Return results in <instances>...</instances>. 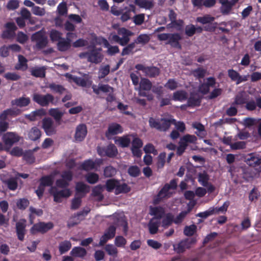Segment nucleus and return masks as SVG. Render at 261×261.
I'll return each mask as SVG.
<instances>
[{
  "instance_id": "20",
  "label": "nucleus",
  "mask_w": 261,
  "mask_h": 261,
  "mask_svg": "<svg viewBox=\"0 0 261 261\" xmlns=\"http://www.w3.org/2000/svg\"><path fill=\"white\" fill-rule=\"evenodd\" d=\"M239 2V0H229V2L221 5L220 10L224 15H227L231 13L233 6Z\"/></svg>"
},
{
  "instance_id": "22",
  "label": "nucleus",
  "mask_w": 261,
  "mask_h": 261,
  "mask_svg": "<svg viewBox=\"0 0 261 261\" xmlns=\"http://www.w3.org/2000/svg\"><path fill=\"white\" fill-rule=\"evenodd\" d=\"M31 99L28 97L22 96L18 98H16L11 101V103L12 106H16L18 107H25L30 103Z\"/></svg>"
},
{
  "instance_id": "24",
  "label": "nucleus",
  "mask_w": 261,
  "mask_h": 261,
  "mask_svg": "<svg viewBox=\"0 0 261 261\" xmlns=\"http://www.w3.org/2000/svg\"><path fill=\"white\" fill-rule=\"evenodd\" d=\"M71 42V40H69L66 38H62L57 43L58 49L60 51H67L70 48Z\"/></svg>"
},
{
  "instance_id": "34",
  "label": "nucleus",
  "mask_w": 261,
  "mask_h": 261,
  "mask_svg": "<svg viewBox=\"0 0 261 261\" xmlns=\"http://www.w3.org/2000/svg\"><path fill=\"white\" fill-rule=\"evenodd\" d=\"M87 254L86 250L81 247H75L72 248L70 254L74 257H83Z\"/></svg>"
},
{
  "instance_id": "8",
  "label": "nucleus",
  "mask_w": 261,
  "mask_h": 261,
  "mask_svg": "<svg viewBox=\"0 0 261 261\" xmlns=\"http://www.w3.org/2000/svg\"><path fill=\"white\" fill-rule=\"evenodd\" d=\"M96 41L98 44H102L103 47L107 48V54L110 56H113L119 53V48L117 45H111L109 41L104 37H99L96 38Z\"/></svg>"
},
{
  "instance_id": "14",
  "label": "nucleus",
  "mask_w": 261,
  "mask_h": 261,
  "mask_svg": "<svg viewBox=\"0 0 261 261\" xmlns=\"http://www.w3.org/2000/svg\"><path fill=\"white\" fill-rule=\"evenodd\" d=\"M195 243L193 239H186L176 244L173 245L174 250L177 253L183 252L186 249L189 248L191 244Z\"/></svg>"
},
{
  "instance_id": "35",
  "label": "nucleus",
  "mask_w": 261,
  "mask_h": 261,
  "mask_svg": "<svg viewBox=\"0 0 261 261\" xmlns=\"http://www.w3.org/2000/svg\"><path fill=\"white\" fill-rule=\"evenodd\" d=\"M130 190V187L128 186L126 184H121L119 181H118V184L117 185L116 190L115 191V193L116 195L119 194L120 193H126L129 192Z\"/></svg>"
},
{
  "instance_id": "62",
  "label": "nucleus",
  "mask_w": 261,
  "mask_h": 261,
  "mask_svg": "<svg viewBox=\"0 0 261 261\" xmlns=\"http://www.w3.org/2000/svg\"><path fill=\"white\" fill-rule=\"evenodd\" d=\"M165 87L170 90H174L178 87V83L175 79H170L165 84Z\"/></svg>"
},
{
  "instance_id": "33",
  "label": "nucleus",
  "mask_w": 261,
  "mask_h": 261,
  "mask_svg": "<svg viewBox=\"0 0 261 261\" xmlns=\"http://www.w3.org/2000/svg\"><path fill=\"white\" fill-rule=\"evenodd\" d=\"M123 128L121 126L116 123H113L109 125L108 133L112 135H117L122 133Z\"/></svg>"
},
{
  "instance_id": "48",
  "label": "nucleus",
  "mask_w": 261,
  "mask_h": 261,
  "mask_svg": "<svg viewBox=\"0 0 261 261\" xmlns=\"http://www.w3.org/2000/svg\"><path fill=\"white\" fill-rule=\"evenodd\" d=\"M31 74L35 77H43L45 75V72L43 67H37L32 69Z\"/></svg>"
},
{
  "instance_id": "15",
  "label": "nucleus",
  "mask_w": 261,
  "mask_h": 261,
  "mask_svg": "<svg viewBox=\"0 0 261 261\" xmlns=\"http://www.w3.org/2000/svg\"><path fill=\"white\" fill-rule=\"evenodd\" d=\"M27 221L24 219H20L16 223V231L18 239L20 241L24 240L25 233V227Z\"/></svg>"
},
{
  "instance_id": "30",
  "label": "nucleus",
  "mask_w": 261,
  "mask_h": 261,
  "mask_svg": "<svg viewBox=\"0 0 261 261\" xmlns=\"http://www.w3.org/2000/svg\"><path fill=\"white\" fill-rule=\"evenodd\" d=\"M150 214L151 216H153V218L159 219L161 220V218L165 214L164 208L161 206H156L150 208Z\"/></svg>"
},
{
  "instance_id": "51",
  "label": "nucleus",
  "mask_w": 261,
  "mask_h": 261,
  "mask_svg": "<svg viewBox=\"0 0 261 261\" xmlns=\"http://www.w3.org/2000/svg\"><path fill=\"white\" fill-rule=\"evenodd\" d=\"M87 182L90 184H94L98 180L99 176L95 173H89L85 176Z\"/></svg>"
},
{
  "instance_id": "44",
  "label": "nucleus",
  "mask_w": 261,
  "mask_h": 261,
  "mask_svg": "<svg viewBox=\"0 0 261 261\" xmlns=\"http://www.w3.org/2000/svg\"><path fill=\"white\" fill-rule=\"evenodd\" d=\"M48 88L53 92L62 94L63 93L65 89L61 85L56 84L55 83H51L49 84Z\"/></svg>"
},
{
  "instance_id": "49",
  "label": "nucleus",
  "mask_w": 261,
  "mask_h": 261,
  "mask_svg": "<svg viewBox=\"0 0 261 261\" xmlns=\"http://www.w3.org/2000/svg\"><path fill=\"white\" fill-rule=\"evenodd\" d=\"M197 140V138L194 135H186L180 139V141L184 144H187L188 143H195Z\"/></svg>"
},
{
  "instance_id": "26",
  "label": "nucleus",
  "mask_w": 261,
  "mask_h": 261,
  "mask_svg": "<svg viewBox=\"0 0 261 261\" xmlns=\"http://www.w3.org/2000/svg\"><path fill=\"white\" fill-rule=\"evenodd\" d=\"M75 189L76 195H80L81 197L84 196L85 194L90 191V187L82 182H77L76 184Z\"/></svg>"
},
{
  "instance_id": "23",
  "label": "nucleus",
  "mask_w": 261,
  "mask_h": 261,
  "mask_svg": "<svg viewBox=\"0 0 261 261\" xmlns=\"http://www.w3.org/2000/svg\"><path fill=\"white\" fill-rule=\"evenodd\" d=\"M161 224V220L159 219L152 218L148 224L149 233L151 234L156 233L159 230V227Z\"/></svg>"
},
{
  "instance_id": "5",
  "label": "nucleus",
  "mask_w": 261,
  "mask_h": 261,
  "mask_svg": "<svg viewBox=\"0 0 261 261\" xmlns=\"http://www.w3.org/2000/svg\"><path fill=\"white\" fill-rule=\"evenodd\" d=\"M245 162L258 172H261V155L256 153H251L245 157Z\"/></svg>"
},
{
  "instance_id": "41",
  "label": "nucleus",
  "mask_w": 261,
  "mask_h": 261,
  "mask_svg": "<svg viewBox=\"0 0 261 261\" xmlns=\"http://www.w3.org/2000/svg\"><path fill=\"white\" fill-rule=\"evenodd\" d=\"M150 40L149 36L145 34H142L138 36V37L135 39V42L136 44H141L144 45L147 44Z\"/></svg>"
},
{
  "instance_id": "4",
  "label": "nucleus",
  "mask_w": 261,
  "mask_h": 261,
  "mask_svg": "<svg viewBox=\"0 0 261 261\" xmlns=\"http://www.w3.org/2000/svg\"><path fill=\"white\" fill-rule=\"evenodd\" d=\"M32 41L36 43L35 48L38 49H41L46 46L48 44L47 37L42 31H38L31 37Z\"/></svg>"
},
{
  "instance_id": "27",
  "label": "nucleus",
  "mask_w": 261,
  "mask_h": 261,
  "mask_svg": "<svg viewBox=\"0 0 261 261\" xmlns=\"http://www.w3.org/2000/svg\"><path fill=\"white\" fill-rule=\"evenodd\" d=\"M41 136V132L36 126L33 127L28 131V138L33 141L38 140Z\"/></svg>"
},
{
  "instance_id": "17",
  "label": "nucleus",
  "mask_w": 261,
  "mask_h": 261,
  "mask_svg": "<svg viewBox=\"0 0 261 261\" xmlns=\"http://www.w3.org/2000/svg\"><path fill=\"white\" fill-rule=\"evenodd\" d=\"M118 34L121 36V45L125 46L129 42L130 36L133 35V33L124 28H121L118 30Z\"/></svg>"
},
{
  "instance_id": "3",
  "label": "nucleus",
  "mask_w": 261,
  "mask_h": 261,
  "mask_svg": "<svg viewBox=\"0 0 261 261\" xmlns=\"http://www.w3.org/2000/svg\"><path fill=\"white\" fill-rule=\"evenodd\" d=\"M215 19L214 17L209 14H206L203 16L197 17L196 19V21L202 24H208L204 27V30L208 32H213L215 31L217 25V22L213 23Z\"/></svg>"
},
{
  "instance_id": "16",
  "label": "nucleus",
  "mask_w": 261,
  "mask_h": 261,
  "mask_svg": "<svg viewBox=\"0 0 261 261\" xmlns=\"http://www.w3.org/2000/svg\"><path fill=\"white\" fill-rule=\"evenodd\" d=\"M89 212L90 209L87 208H85L83 211L77 213L73 216V219L77 218V220L74 222L71 220L68 223V226L69 227H71L79 224L82 220L84 219Z\"/></svg>"
},
{
  "instance_id": "50",
  "label": "nucleus",
  "mask_w": 261,
  "mask_h": 261,
  "mask_svg": "<svg viewBox=\"0 0 261 261\" xmlns=\"http://www.w3.org/2000/svg\"><path fill=\"white\" fill-rule=\"evenodd\" d=\"M118 181L114 179H110L107 181L106 184V189L108 192H111L114 189L115 191L116 190V188H117V185L118 184Z\"/></svg>"
},
{
  "instance_id": "11",
  "label": "nucleus",
  "mask_w": 261,
  "mask_h": 261,
  "mask_svg": "<svg viewBox=\"0 0 261 261\" xmlns=\"http://www.w3.org/2000/svg\"><path fill=\"white\" fill-rule=\"evenodd\" d=\"M2 140L6 146L10 148L19 141L20 137L15 132H7L3 135Z\"/></svg>"
},
{
  "instance_id": "42",
  "label": "nucleus",
  "mask_w": 261,
  "mask_h": 261,
  "mask_svg": "<svg viewBox=\"0 0 261 261\" xmlns=\"http://www.w3.org/2000/svg\"><path fill=\"white\" fill-rule=\"evenodd\" d=\"M81 167L86 171L93 170L95 167V162L92 160H86L81 165Z\"/></svg>"
},
{
  "instance_id": "38",
  "label": "nucleus",
  "mask_w": 261,
  "mask_h": 261,
  "mask_svg": "<svg viewBox=\"0 0 261 261\" xmlns=\"http://www.w3.org/2000/svg\"><path fill=\"white\" fill-rule=\"evenodd\" d=\"M40 180V185L43 186L44 188L51 186L54 182V177L53 175L44 176L42 177Z\"/></svg>"
},
{
  "instance_id": "56",
  "label": "nucleus",
  "mask_w": 261,
  "mask_h": 261,
  "mask_svg": "<svg viewBox=\"0 0 261 261\" xmlns=\"http://www.w3.org/2000/svg\"><path fill=\"white\" fill-rule=\"evenodd\" d=\"M116 170L111 166L106 167L104 169V175L106 177H111L114 176L116 173Z\"/></svg>"
},
{
  "instance_id": "46",
  "label": "nucleus",
  "mask_w": 261,
  "mask_h": 261,
  "mask_svg": "<svg viewBox=\"0 0 261 261\" xmlns=\"http://www.w3.org/2000/svg\"><path fill=\"white\" fill-rule=\"evenodd\" d=\"M148 122L150 127L154 128L158 130H160L161 128V119H155L153 117H150L148 120Z\"/></svg>"
},
{
  "instance_id": "13",
  "label": "nucleus",
  "mask_w": 261,
  "mask_h": 261,
  "mask_svg": "<svg viewBox=\"0 0 261 261\" xmlns=\"http://www.w3.org/2000/svg\"><path fill=\"white\" fill-rule=\"evenodd\" d=\"M54 227L52 222L47 223L39 222L34 224L31 228L30 231L33 234L37 232L45 233Z\"/></svg>"
},
{
  "instance_id": "39",
  "label": "nucleus",
  "mask_w": 261,
  "mask_h": 261,
  "mask_svg": "<svg viewBox=\"0 0 261 261\" xmlns=\"http://www.w3.org/2000/svg\"><path fill=\"white\" fill-rule=\"evenodd\" d=\"M206 72V69L199 67L193 70L192 73L195 77L197 79L200 80L205 76Z\"/></svg>"
},
{
  "instance_id": "63",
  "label": "nucleus",
  "mask_w": 261,
  "mask_h": 261,
  "mask_svg": "<svg viewBox=\"0 0 261 261\" xmlns=\"http://www.w3.org/2000/svg\"><path fill=\"white\" fill-rule=\"evenodd\" d=\"M243 123L246 127H251L254 125H257L258 121L255 119L248 117L243 119Z\"/></svg>"
},
{
  "instance_id": "54",
  "label": "nucleus",
  "mask_w": 261,
  "mask_h": 261,
  "mask_svg": "<svg viewBox=\"0 0 261 261\" xmlns=\"http://www.w3.org/2000/svg\"><path fill=\"white\" fill-rule=\"evenodd\" d=\"M110 67L109 65L101 66L99 69L98 77L99 79L104 78L110 73Z\"/></svg>"
},
{
  "instance_id": "25",
  "label": "nucleus",
  "mask_w": 261,
  "mask_h": 261,
  "mask_svg": "<svg viewBox=\"0 0 261 261\" xmlns=\"http://www.w3.org/2000/svg\"><path fill=\"white\" fill-rule=\"evenodd\" d=\"M161 121L160 131L166 132L169 128L173 122H175V119L171 117L162 118H161Z\"/></svg>"
},
{
  "instance_id": "28",
  "label": "nucleus",
  "mask_w": 261,
  "mask_h": 261,
  "mask_svg": "<svg viewBox=\"0 0 261 261\" xmlns=\"http://www.w3.org/2000/svg\"><path fill=\"white\" fill-rule=\"evenodd\" d=\"M72 80L74 83H75L77 85L81 86L82 87H85L87 86H89L92 84V81L88 77H80L76 76H73L72 77Z\"/></svg>"
},
{
  "instance_id": "55",
  "label": "nucleus",
  "mask_w": 261,
  "mask_h": 261,
  "mask_svg": "<svg viewBox=\"0 0 261 261\" xmlns=\"http://www.w3.org/2000/svg\"><path fill=\"white\" fill-rule=\"evenodd\" d=\"M23 159L29 163H32L35 161V157L33 152L31 150H27L23 154Z\"/></svg>"
},
{
  "instance_id": "19",
  "label": "nucleus",
  "mask_w": 261,
  "mask_h": 261,
  "mask_svg": "<svg viewBox=\"0 0 261 261\" xmlns=\"http://www.w3.org/2000/svg\"><path fill=\"white\" fill-rule=\"evenodd\" d=\"M87 133V127L86 125L81 124L79 125L76 128L74 138L76 141L81 142L85 138Z\"/></svg>"
},
{
  "instance_id": "12",
  "label": "nucleus",
  "mask_w": 261,
  "mask_h": 261,
  "mask_svg": "<svg viewBox=\"0 0 261 261\" xmlns=\"http://www.w3.org/2000/svg\"><path fill=\"white\" fill-rule=\"evenodd\" d=\"M42 128L47 136H50L56 133V126L50 118H44L42 120Z\"/></svg>"
},
{
  "instance_id": "18",
  "label": "nucleus",
  "mask_w": 261,
  "mask_h": 261,
  "mask_svg": "<svg viewBox=\"0 0 261 261\" xmlns=\"http://www.w3.org/2000/svg\"><path fill=\"white\" fill-rule=\"evenodd\" d=\"M7 30L3 32L2 37L3 38L9 39L13 37L17 29V27L14 22H8L5 24Z\"/></svg>"
},
{
  "instance_id": "21",
  "label": "nucleus",
  "mask_w": 261,
  "mask_h": 261,
  "mask_svg": "<svg viewBox=\"0 0 261 261\" xmlns=\"http://www.w3.org/2000/svg\"><path fill=\"white\" fill-rule=\"evenodd\" d=\"M181 39L180 35L178 33L170 34V37L168 41V44H170L171 46L178 49L181 47L179 41Z\"/></svg>"
},
{
  "instance_id": "1",
  "label": "nucleus",
  "mask_w": 261,
  "mask_h": 261,
  "mask_svg": "<svg viewBox=\"0 0 261 261\" xmlns=\"http://www.w3.org/2000/svg\"><path fill=\"white\" fill-rule=\"evenodd\" d=\"M101 51V48L94 47L90 51L80 53L79 56L81 59H87L88 62L97 64L103 59Z\"/></svg>"
},
{
  "instance_id": "47",
  "label": "nucleus",
  "mask_w": 261,
  "mask_h": 261,
  "mask_svg": "<svg viewBox=\"0 0 261 261\" xmlns=\"http://www.w3.org/2000/svg\"><path fill=\"white\" fill-rule=\"evenodd\" d=\"M62 34L56 30H51L49 33V37L53 42L59 41L62 38Z\"/></svg>"
},
{
  "instance_id": "36",
  "label": "nucleus",
  "mask_w": 261,
  "mask_h": 261,
  "mask_svg": "<svg viewBox=\"0 0 261 261\" xmlns=\"http://www.w3.org/2000/svg\"><path fill=\"white\" fill-rule=\"evenodd\" d=\"M71 247V243L69 241L65 240L59 243V250L61 254L65 253Z\"/></svg>"
},
{
  "instance_id": "6",
  "label": "nucleus",
  "mask_w": 261,
  "mask_h": 261,
  "mask_svg": "<svg viewBox=\"0 0 261 261\" xmlns=\"http://www.w3.org/2000/svg\"><path fill=\"white\" fill-rule=\"evenodd\" d=\"M34 102L41 107H47L50 103H54V97L50 94L42 95L39 93H34L32 96Z\"/></svg>"
},
{
  "instance_id": "29",
  "label": "nucleus",
  "mask_w": 261,
  "mask_h": 261,
  "mask_svg": "<svg viewBox=\"0 0 261 261\" xmlns=\"http://www.w3.org/2000/svg\"><path fill=\"white\" fill-rule=\"evenodd\" d=\"M201 97L197 93H191L188 99V105L190 107L198 106L200 105Z\"/></svg>"
},
{
  "instance_id": "7",
  "label": "nucleus",
  "mask_w": 261,
  "mask_h": 261,
  "mask_svg": "<svg viewBox=\"0 0 261 261\" xmlns=\"http://www.w3.org/2000/svg\"><path fill=\"white\" fill-rule=\"evenodd\" d=\"M135 68L138 70L142 71L145 76L149 77H156L160 72L159 68L156 67L145 66L141 64L136 65Z\"/></svg>"
},
{
  "instance_id": "60",
  "label": "nucleus",
  "mask_w": 261,
  "mask_h": 261,
  "mask_svg": "<svg viewBox=\"0 0 261 261\" xmlns=\"http://www.w3.org/2000/svg\"><path fill=\"white\" fill-rule=\"evenodd\" d=\"M57 11L59 15L63 16L67 13V8L65 2H62L57 7Z\"/></svg>"
},
{
  "instance_id": "9",
  "label": "nucleus",
  "mask_w": 261,
  "mask_h": 261,
  "mask_svg": "<svg viewBox=\"0 0 261 261\" xmlns=\"http://www.w3.org/2000/svg\"><path fill=\"white\" fill-rule=\"evenodd\" d=\"M50 193L53 195L54 201L57 202H61L62 198H67L71 195V192L68 189H64L59 191L54 187L51 188Z\"/></svg>"
},
{
  "instance_id": "2",
  "label": "nucleus",
  "mask_w": 261,
  "mask_h": 261,
  "mask_svg": "<svg viewBox=\"0 0 261 261\" xmlns=\"http://www.w3.org/2000/svg\"><path fill=\"white\" fill-rule=\"evenodd\" d=\"M177 187V182L175 179H172L169 184H166L160 191L156 197L154 199V202L158 203L162 199L169 197L171 195L170 190H174Z\"/></svg>"
},
{
  "instance_id": "52",
  "label": "nucleus",
  "mask_w": 261,
  "mask_h": 261,
  "mask_svg": "<svg viewBox=\"0 0 261 261\" xmlns=\"http://www.w3.org/2000/svg\"><path fill=\"white\" fill-rule=\"evenodd\" d=\"M8 188L12 190H15L18 187L17 181L16 178H10L5 181Z\"/></svg>"
},
{
  "instance_id": "43",
  "label": "nucleus",
  "mask_w": 261,
  "mask_h": 261,
  "mask_svg": "<svg viewBox=\"0 0 261 261\" xmlns=\"http://www.w3.org/2000/svg\"><path fill=\"white\" fill-rule=\"evenodd\" d=\"M152 87V83L147 79H143L140 83L139 89L144 91H149Z\"/></svg>"
},
{
  "instance_id": "31",
  "label": "nucleus",
  "mask_w": 261,
  "mask_h": 261,
  "mask_svg": "<svg viewBox=\"0 0 261 261\" xmlns=\"http://www.w3.org/2000/svg\"><path fill=\"white\" fill-rule=\"evenodd\" d=\"M188 98V93L184 90H178L173 94L172 99L174 101H183Z\"/></svg>"
},
{
  "instance_id": "64",
  "label": "nucleus",
  "mask_w": 261,
  "mask_h": 261,
  "mask_svg": "<svg viewBox=\"0 0 261 261\" xmlns=\"http://www.w3.org/2000/svg\"><path fill=\"white\" fill-rule=\"evenodd\" d=\"M116 227L114 225L110 226L105 231L104 234L107 237H108L110 239H113L116 233Z\"/></svg>"
},
{
  "instance_id": "32",
  "label": "nucleus",
  "mask_w": 261,
  "mask_h": 261,
  "mask_svg": "<svg viewBox=\"0 0 261 261\" xmlns=\"http://www.w3.org/2000/svg\"><path fill=\"white\" fill-rule=\"evenodd\" d=\"M49 114L55 119L57 123H60L64 113L58 108H51L49 110Z\"/></svg>"
},
{
  "instance_id": "40",
  "label": "nucleus",
  "mask_w": 261,
  "mask_h": 261,
  "mask_svg": "<svg viewBox=\"0 0 261 261\" xmlns=\"http://www.w3.org/2000/svg\"><path fill=\"white\" fill-rule=\"evenodd\" d=\"M173 222V215L171 213L166 214L162 221V226L164 228H167Z\"/></svg>"
},
{
  "instance_id": "61",
  "label": "nucleus",
  "mask_w": 261,
  "mask_h": 261,
  "mask_svg": "<svg viewBox=\"0 0 261 261\" xmlns=\"http://www.w3.org/2000/svg\"><path fill=\"white\" fill-rule=\"evenodd\" d=\"M187 214V212L182 211L175 218L173 216V222L175 224H180L186 217Z\"/></svg>"
},
{
  "instance_id": "53",
  "label": "nucleus",
  "mask_w": 261,
  "mask_h": 261,
  "mask_svg": "<svg viewBox=\"0 0 261 261\" xmlns=\"http://www.w3.org/2000/svg\"><path fill=\"white\" fill-rule=\"evenodd\" d=\"M197 226L195 224H192L190 226H186L184 230V234L186 236H192L196 232Z\"/></svg>"
},
{
  "instance_id": "57",
  "label": "nucleus",
  "mask_w": 261,
  "mask_h": 261,
  "mask_svg": "<svg viewBox=\"0 0 261 261\" xmlns=\"http://www.w3.org/2000/svg\"><path fill=\"white\" fill-rule=\"evenodd\" d=\"M105 250L109 255L113 256H116L118 253L117 249L113 244L107 245Z\"/></svg>"
},
{
  "instance_id": "45",
  "label": "nucleus",
  "mask_w": 261,
  "mask_h": 261,
  "mask_svg": "<svg viewBox=\"0 0 261 261\" xmlns=\"http://www.w3.org/2000/svg\"><path fill=\"white\" fill-rule=\"evenodd\" d=\"M137 4L140 7L146 9H150L153 6L152 1L150 0H138Z\"/></svg>"
},
{
  "instance_id": "10",
  "label": "nucleus",
  "mask_w": 261,
  "mask_h": 261,
  "mask_svg": "<svg viewBox=\"0 0 261 261\" xmlns=\"http://www.w3.org/2000/svg\"><path fill=\"white\" fill-rule=\"evenodd\" d=\"M97 152L101 156H107L110 158L115 156L117 153V149L114 144H109L106 147H98Z\"/></svg>"
},
{
  "instance_id": "58",
  "label": "nucleus",
  "mask_w": 261,
  "mask_h": 261,
  "mask_svg": "<svg viewBox=\"0 0 261 261\" xmlns=\"http://www.w3.org/2000/svg\"><path fill=\"white\" fill-rule=\"evenodd\" d=\"M198 180L199 183L202 186H205L209 180V176L205 172L200 173L198 174Z\"/></svg>"
},
{
  "instance_id": "37",
  "label": "nucleus",
  "mask_w": 261,
  "mask_h": 261,
  "mask_svg": "<svg viewBox=\"0 0 261 261\" xmlns=\"http://www.w3.org/2000/svg\"><path fill=\"white\" fill-rule=\"evenodd\" d=\"M18 63L17 64L15 68L17 69L25 70L28 68L27 60L22 55L18 56Z\"/></svg>"
},
{
  "instance_id": "59",
  "label": "nucleus",
  "mask_w": 261,
  "mask_h": 261,
  "mask_svg": "<svg viewBox=\"0 0 261 261\" xmlns=\"http://www.w3.org/2000/svg\"><path fill=\"white\" fill-rule=\"evenodd\" d=\"M227 72L228 76L231 79V80L235 82L236 84H237L240 73L233 69H228Z\"/></svg>"
}]
</instances>
